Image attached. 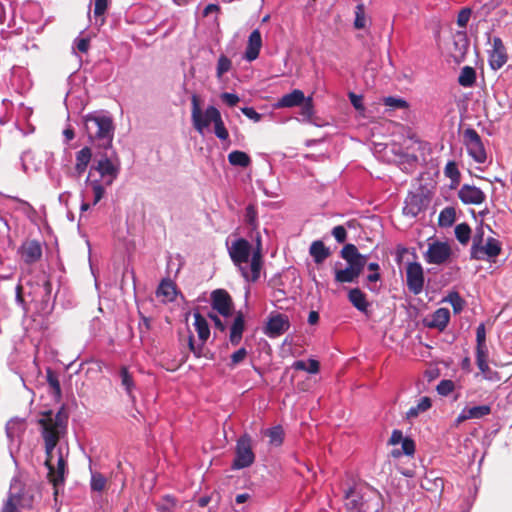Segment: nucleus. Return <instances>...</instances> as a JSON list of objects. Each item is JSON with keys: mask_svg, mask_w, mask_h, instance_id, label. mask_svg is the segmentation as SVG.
<instances>
[{"mask_svg": "<svg viewBox=\"0 0 512 512\" xmlns=\"http://www.w3.org/2000/svg\"><path fill=\"white\" fill-rule=\"evenodd\" d=\"M67 423L68 415L63 410H59L56 413L48 411L39 419V424L42 427L41 434L45 444V464L49 470L50 481L54 486L64 482L66 461L60 448L55 465L54 450L58 442L67 433Z\"/></svg>", "mask_w": 512, "mask_h": 512, "instance_id": "1", "label": "nucleus"}, {"mask_svg": "<svg viewBox=\"0 0 512 512\" xmlns=\"http://www.w3.org/2000/svg\"><path fill=\"white\" fill-rule=\"evenodd\" d=\"M120 164L116 157L103 155L89 169L86 178L87 191L92 193V204L96 205L104 196L105 189L118 177Z\"/></svg>", "mask_w": 512, "mask_h": 512, "instance_id": "2", "label": "nucleus"}, {"mask_svg": "<svg viewBox=\"0 0 512 512\" xmlns=\"http://www.w3.org/2000/svg\"><path fill=\"white\" fill-rule=\"evenodd\" d=\"M228 253L247 282H256L260 278L262 256L259 246L252 254L249 267H247V263L251 255V244L247 240L240 238L233 241L228 247Z\"/></svg>", "mask_w": 512, "mask_h": 512, "instance_id": "3", "label": "nucleus"}, {"mask_svg": "<svg viewBox=\"0 0 512 512\" xmlns=\"http://www.w3.org/2000/svg\"><path fill=\"white\" fill-rule=\"evenodd\" d=\"M83 124L91 143L104 149L111 147L114 125L109 115L101 111L89 113L83 117Z\"/></svg>", "mask_w": 512, "mask_h": 512, "instance_id": "4", "label": "nucleus"}, {"mask_svg": "<svg viewBox=\"0 0 512 512\" xmlns=\"http://www.w3.org/2000/svg\"><path fill=\"white\" fill-rule=\"evenodd\" d=\"M34 496L30 489L18 479L13 478L7 497L3 500L0 512H21L22 509L30 510L33 507Z\"/></svg>", "mask_w": 512, "mask_h": 512, "instance_id": "5", "label": "nucleus"}, {"mask_svg": "<svg viewBox=\"0 0 512 512\" xmlns=\"http://www.w3.org/2000/svg\"><path fill=\"white\" fill-rule=\"evenodd\" d=\"M191 121L194 129L201 135L219 117L220 111L215 106H208L204 111L200 107L198 95L191 97Z\"/></svg>", "mask_w": 512, "mask_h": 512, "instance_id": "6", "label": "nucleus"}, {"mask_svg": "<svg viewBox=\"0 0 512 512\" xmlns=\"http://www.w3.org/2000/svg\"><path fill=\"white\" fill-rule=\"evenodd\" d=\"M255 461V454L252 447V439L248 434L242 435L236 443L235 458L232 468L235 470L250 467Z\"/></svg>", "mask_w": 512, "mask_h": 512, "instance_id": "7", "label": "nucleus"}, {"mask_svg": "<svg viewBox=\"0 0 512 512\" xmlns=\"http://www.w3.org/2000/svg\"><path fill=\"white\" fill-rule=\"evenodd\" d=\"M463 140L469 156L478 164L485 163L487 155L477 131L473 128H467L463 132Z\"/></svg>", "mask_w": 512, "mask_h": 512, "instance_id": "8", "label": "nucleus"}, {"mask_svg": "<svg viewBox=\"0 0 512 512\" xmlns=\"http://www.w3.org/2000/svg\"><path fill=\"white\" fill-rule=\"evenodd\" d=\"M500 253L501 244L493 237H488L480 246L472 245L470 249L471 258L480 261H494Z\"/></svg>", "mask_w": 512, "mask_h": 512, "instance_id": "9", "label": "nucleus"}, {"mask_svg": "<svg viewBox=\"0 0 512 512\" xmlns=\"http://www.w3.org/2000/svg\"><path fill=\"white\" fill-rule=\"evenodd\" d=\"M424 270L420 263L410 262L406 267V284L411 293L419 295L424 288Z\"/></svg>", "mask_w": 512, "mask_h": 512, "instance_id": "10", "label": "nucleus"}, {"mask_svg": "<svg viewBox=\"0 0 512 512\" xmlns=\"http://www.w3.org/2000/svg\"><path fill=\"white\" fill-rule=\"evenodd\" d=\"M193 325L202 344L196 346L192 335H189L188 344L191 352H193V354L199 358L202 355L203 344L210 336V329L207 320L199 312L194 313Z\"/></svg>", "mask_w": 512, "mask_h": 512, "instance_id": "11", "label": "nucleus"}, {"mask_svg": "<svg viewBox=\"0 0 512 512\" xmlns=\"http://www.w3.org/2000/svg\"><path fill=\"white\" fill-rule=\"evenodd\" d=\"M451 247L447 242L434 241L429 244L424 258L429 264L441 265L451 256Z\"/></svg>", "mask_w": 512, "mask_h": 512, "instance_id": "12", "label": "nucleus"}, {"mask_svg": "<svg viewBox=\"0 0 512 512\" xmlns=\"http://www.w3.org/2000/svg\"><path fill=\"white\" fill-rule=\"evenodd\" d=\"M508 55L503 41L499 37L492 40V48L488 51V63L492 70L501 69L507 62Z\"/></svg>", "mask_w": 512, "mask_h": 512, "instance_id": "13", "label": "nucleus"}, {"mask_svg": "<svg viewBox=\"0 0 512 512\" xmlns=\"http://www.w3.org/2000/svg\"><path fill=\"white\" fill-rule=\"evenodd\" d=\"M458 197L463 204L480 205L485 199V193L474 185L464 184L458 190Z\"/></svg>", "mask_w": 512, "mask_h": 512, "instance_id": "14", "label": "nucleus"}, {"mask_svg": "<svg viewBox=\"0 0 512 512\" xmlns=\"http://www.w3.org/2000/svg\"><path fill=\"white\" fill-rule=\"evenodd\" d=\"M212 308L218 311L222 316L228 317L232 311V300L229 294L222 289H218L211 294Z\"/></svg>", "mask_w": 512, "mask_h": 512, "instance_id": "15", "label": "nucleus"}, {"mask_svg": "<svg viewBox=\"0 0 512 512\" xmlns=\"http://www.w3.org/2000/svg\"><path fill=\"white\" fill-rule=\"evenodd\" d=\"M290 327L288 316L284 314H275L269 317L265 333L269 337H278L286 332Z\"/></svg>", "mask_w": 512, "mask_h": 512, "instance_id": "16", "label": "nucleus"}, {"mask_svg": "<svg viewBox=\"0 0 512 512\" xmlns=\"http://www.w3.org/2000/svg\"><path fill=\"white\" fill-rule=\"evenodd\" d=\"M19 254L26 264H32L41 258L42 248L38 241L28 240L20 246Z\"/></svg>", "mask_w": 512, "mask_h": 512, "instance_id": "17", "label": "nucleus"}, {"mask_svg": "<svg viewBox=\"0 0 512 512\" xmlns=\"http://www.w3.org/2000/svg\"><path fill=\"white\" fill-rule=\"evenodd\" d=\"M25 430V423L20 419H11L6 424V435L9 440V449L12 453L13 447H18L20 438Z\"/></svg>", "mask_w": 512, "mask_h": 512, "instance_id": "18", "label": "nucleus"}, {"mask_svg": "<svg viewBox=\"0 0 512 512\" xmlns=\"http://www.w3.org/2000/svg\"><path fill=\"white\" fill-rule=\"evenodd\" d=\"M262 47V37L258 29L251 32L248 37L246 49L244 52V59L248 62L256 60L259 56Z\"/></svg>", "mask_w": 512, "mask_h": 512, "instance_id": "19", "label": "nucleus"}, {"mask_svg": "<svg viewBox=\"0 0 512 512\" xmlns=\"http://www.w3.org/2000/svg\"><path fill=\"white\" fill-rule=\"evenodd\" d=\"M491 413V407L489 405H479L473 407H465L459 413L456 422L462 423L469 419H481Z\"/></svg>", "mask_w": 512, "mask_h": 512, "instance_id": "20", "label": "nucleus"}, {"mask_svg": "<svg viewBox=\"0 0 512 512\" xmlns=\"http://www.w3.org/2000/svg\"><path fill=\"white\" fill-rule=\"evenodd\" d=\"M92 159V151L89 147H83L76 153L75 166L72 176L80 178L81 175L87 170L89 163Z\"/></svg>", "mask_w": 512, "mask_h": 512, "instance_id": "21", "label": "nucleus"}, {"mask_svg": "<svg viewBox=\"0 0 512 512\" xmlns=\"http://www.w3.org/2000/svg\"><path fill=\"white\" fill-rule=\"evenodd\" d=\"M305 99L306 98L302 90L294 89L292 92L285 94L278 99L274 107L279 109L300 106Z\"/></svg>", "mask_w": 512, "mask_h": 512, "instance_id": "22", "label": "nucleus"}, {"mask_svg": "<svg viewBox=\"0 0 512 512\" xmlns=\"http://www.w3.org/2000/svg\"><path fill=\"white\" fill-rule=\"evenodd\" d=\"M345 507L350 512H360L362 509L368 511V504L364 502L363 496L358 493L354 488H349L345 493Z\"/></svg>", "mask_w": 512, "mask_h": 512, "instance_id": "23", "label": "nucleus"}, {"mask_svg": "<svg viewBox=\"0 0 512 512\" xmlns=\"http://www.w3.org/2000/svg\"><path fill=\"white\" fill-rule=\"evenodd\" d=\"M420 486L426 491L441 495L444 489V480L436 476L434 472H429L421 479Z\"/></svg>", "mask_w": 512, "mask_h": 512, "instance_id": "24", "label": "nucleus"}, {"mask_svg": "<svg viewBox=\"0 0 512 512\" xmlns=\"http://www.w3.org/2000/svg\"><path fill=\"white\" fill-rule=\"evenodd\" d=\"M245 328V319L241 312H239L230 328L229 340L232 345H238L242 339V334Z\"/></svg>", "mask_w": 512, "mask_h": 512, "instance_id": "25", "label": "nucleus"}, {"mask_svg": "<svg viewBox=\"0 0 512 512\" xmlns=\"http://www.w3.org/2000/svg\"><path fill=\"white\" fill-rule=\"evenodd\" d=\"M454 51L452 52V56L457 62H460L464 59L468 48L469 42L465 33H457L454 37Z\"/></svg>", "mask_w": 512, "mask_h": 512, "instance_id": "26", "label": "nucleus"}, {"mask_svg": "<svg viewBox=\"0 0 512 512\" xmlns=\"http://www.w3.org/2000/svg\"><path fill=\"white\" fill-rule=\"evenodd\" d=\"M348 299L358 311L367 313L369 302L366 295L359 288L351 289L348 293Z\"/></svg>", "mask_w": 512, "mask_h": 512, "instance_id": "27", "label": "nucleus"}, {"mask_svg": "<svg viewBox=\"0 0 512 512\" xmlns=\"http://www.w3.org/2000/svg\"><path fill=\"white\" fill-rule=\"evenodd\" d=\"M309 253L317 264L322 263L330 255L329 249L320 240L312 242Z\"/></svg>", "mask_w": 512, "mask_h": 512, "instance_id": "28", "label": "nucleus"}, {"mask_svg": "<svg viewBox=\"0 0 512 512\" xmlns=\"http://www.w3.org/2000/svg\"><path fill=\"white\" fill-rule=\"evenodd\" d=\"M157 297H162L163 301L171 302L176 297V287L171 280H163L156 291Z\"/></svg>", "mask_w": 512, "mask_h": 512, "instance_id": "29", "label": "nucleus"}, {"mask_svg": "<svg viewBox=\"0 0 512 512\" xmlns=\"http://www.w3.org/2000/svg\"><path fill=\"white\" fill-rule=\"evenodd\" d=\"M449 319H450L449 310L446 308H439L433 313L430 326L436 327V328H439L442 330L447 326Z\"/></svg>", "mask_w": 512, "mask_h": 512, "instance_id": "30", "label": "nucleus"}, {"mask_svg": "<svg viewBox=\"0 0 512 512\" xmlns=\"http://www.w3.org/2000/svg\"><path fill=\"white\" fill-rule=\"evenodd\" d=\"M119 376L121 379V385L124 387L127 395L129 396L130 399L134 400L133 389L135 385L133 377L129 372L128 368L122 366L119 371Z\"/></svg>", "mask_w": 512, "mask_h": 512, "instance_id": "31", "label": "nucleus"}, {"mask_svg": "<svg viewBox=\"0 0 512 512\" xmlns=\"http://www.w3.org/2000/svg\"><path fill=\"white\" fill-rule=\"evenodd\" d=\"M335 281L339 284L353 283L359 277L348 265L344 269L335 268Z\"/></svg>", "mask_w": 512, "mask_h": 512, "instance_id": "32", "label": "nucleus"}, {"mask_svg": "<svg viewBox=\"0 0 512 512\" xmlns=\"http://www.w3.org/2000/svg\"><path fill=\"white\" fill-rule=\"evenodd\" d=\"M228 161L233 166L247 167L251 163L249 155L243 151L235 150L228 154Z\"/></svg>", "mask_w": 512, "mask_h": 512, "instance_id": "33", "label": "nucleus"}, {"mask_svg": "<svg viewBox=\"0 0 512 512\" xmlns=\"http://www.w3.org/2000/svg\"><path fill=\"white\" fill-rule=\"evenodd\" d=\"M475 79V70L470 66H465L461 69L458 82L463 87H470L474 84Z\"/></svg>", "mask_w": 512, "mask_h": 512, "instance_id": "34", "label": "nucleus"}, {"mask_svg": "<svg viewBox=\"0 0 512 512\" xmlns=\"http://www.w3.org/2000/svg\"><path fill=\"white\" fill-rule=\"evenodd\" d=\"M299 120L302 122H311L314 115L313 101L311 97H308L300 105Z\"/></svg>", "mask_w": 512, "mask_h": 512, "instance_id": "35", "label": "nucleus"}, {"mask_svg": "<svg viewBox=\"0 0 512 512\" xmlns=\"http://www.w3.org/2000/svg\"><path fill=\"white\" fill-rule=\"evenodd\" d=\"M456 211L453 207L444 208L438 217V223L441 227H450L455 222Z\"/></svg>", "mask_w": 512, "mask_h": 512, "instance_id": "36", "label": "nucleus"}, {"mask_svg": "<svg viewBox=\"0 0 512 512\" xmlns=\"http://www.w3.org/2000/svg\"><path fill=\"white\" fill-rule=\"evenodd\" d=\"M431 407V400L428 397H422L416 406H412L406 413L407 418H415L420 413L425 412Z\"/></svg>", "mask_w": 512, "mask_h": 512, "instance_id": "37", "label": "nucleus"}, {"mask_svg": "<svg viewBox=\"0 0 512 512\" xmlns=\"http://www.w3.org/2000/svg\"><path fill=\"white\" fill-rule=\"evenodd\" d=\"M269 437V443L273 446H280L283 442L284 432L281 426H274L265 431Z\"/></svg>", "mask_w": 512, "mask_h": 512, "instance_id": "38", "label": "nucleus"}, {"mask_svg": "<svg viewBox=\"0 0 512 512\" xmlns=\"http://www.w3.org/2000/svg\"><path fill=\"white\" fill-rule=\"evenodd\" d=\"M455 236L462 245H466L471 238V228L467 223H460L455 227Z\"/></svg>", "mask_w": 512, "mask_h": 512, "instance_id": "39", "label": "nucleus"}, {"mask_svg": "<svg viewBox=\"0 0 512 512\" xmlns=\"http://www.w3.org/2000/svg\"><path fill=\"white\" fill-rule=\"evenodd\" d=\"M502 0H477L478 13L481 16H487L496 9Z\"/></svg>", "mask_w": 512, "mask_h": 512, "instance_id": "40", "label": "nucleus"}, {"mask_svg": "<svg viewBox=\"0 0 512 512\" xmlns=\"http://www.w3.org/2000/svg\"><path fill=\"white\" fill-rule=\"evenodd\" d=\"M419 199L417 196H412L407 199L403 207V213L407 216L416 217L420 212Z\"/></svg>", "mask_w": 512, "mask_h": 512, "instance_id": "41", "label": "nucleus"}, {"mask_svg": "<svg viewBox=\"0 0 512 512\" xmlns=\"http://www.w3.org/2000/svg\"><path fill=\"white\" fill-rule=\"evenodd\" d=\"M477 366L485 380L490 381V382L501 381L500 374L497 371L492 370L489 367L488 362L483 363V365H477Z\"/></svg>", "mask_w": 512, "mask_h": 512, "instance_id": "42", "label": "nucleus"}, {"mask_svg": "<svg viewBox=\"0 0 512 512\" xmlns=\"http://www.w3.org/2000/svg\"><path fill=\"white\" fill-rule=\"evenodd\" d=\"M366 23L365 6L363 3H359L355 8L354 27L356 29H363L366 27Z\"/></svg>", "mask_w": 512, "mask_h": 512, "instance_id": "43", "label": "nucleus"}, {"mask_svg": "<svg viewBox=\"0 0 512 512\" xmlns=\"http://www.w3.org/2000/svg\"><path fill=\"white\" fill-rule=\"evenodd\" d=\"M90 486L93 491L101 492L106 486V478L99 472H92Z\"/></svg>", "mask_w": 512, "mask_h": 512, "instance_id": "44", "label": "nucleus"}, {"mask_svg": "<svg viewBox=\"0 0 512 512\" xmlns=\"http://www.w3.org/2000/svg\"><path fill=\"white\" fill-rule=\"evenodd\" d=\"M231 66H232L231 60L227 56L221 55L217 62V69H216L217 78L220 79L223 76V74L227 73L231 69Z\"/></svg>", "mask_w": 512, "mask_h": 512, "instance_id": "45", "label": "nucleus"}, {"mask_svg": "<svg viewBox=\"0 0 512 512\" xmlns=\"http://www.w3.org/2000/svg\"><path fill=\"white\" fill-rule=\"evenodd\" d=\"M359 255L361 254L358 252V249L353 244H347L341 250V256L343 259L347 261V264L351 263Z\"/></svg>", "mask_w": 512, "mask_h": 512, "instance_id": "46", "label": "nucleus"}, {"mask_svg": "<svg viewBox=\"0 0 512 512\" xmlns=\"http://www.w3.org/2000/svg\"><path fill=\"white\" fill-rule=\"evenodd\" d=\"M214 125V133L220 140H227L229 137V133L224 125L221 114L219 117L213 122Z\"/></svg>", "mask_w": 512, "mask_h": 512, "instance_id": "47", "label": "nucleus"}, {"mask_svg": "<svg viewBox=\"0 0 512 512\" xmlns=\"http://www.w3.org/2000/svg\"><path fill=\"white\" fill-rule=\"evenodd\" d=\"M446 301L451 304L455 313H460L463 310L465 302L458 293H450L447 296Z\"/></svg>", "mask_w": 512, "mask_h": 512, "instance_id": "48", "label": "nucleus"}, {"mask_svg": "<svg viewBox=\"0 0 512 512\" xmlns=\"http://www.w3.org/2000/svg\"><path fill=\"white\" fill-rule=\"evenodd\" d=\"M384 105L395 110V109H405L408 107V103L402 99L397 97H385L383 99Z\"/></svg>", "mask_w": 512, "mask_h": 512, "instance_id": "49", "label": "nucleus"}, {"mask_svg": "<svg viewBox=\"0 0 512 512\" xmlns=\"http://www.w3.org/2000/svg\"><path fill=\"white\" fill-rule=\"evenodd\" d=\"M46 378H47V382H48L49 386L53 390V393L56 396H60V394H61V387H60L59 380H58L56 374L50 368H48L46 370Z\"/></svg>", "mask_w": 512, "mask_h": 512, "instance_id": "50", "label": "nucleus"}, {"mask_svg": "<svg viewBox=\"0 0 512 512\" xmlns=\"http://www.w3.org/2000/svg\"><path fill=\"white\" fill-rule=\"evenodd\" d=\"M446 177L450 178L452 182L458 183L460 178V172L455 162L449 161L444 169Z\"/></svg>", "mask_w": 512, "mask_h": 512, "instance_id": "51", "label": "nucleus"}, {"mask_svg": "<svg viewBox=\"0 0 512 512\" xmlns=\"http://www.w3.org/2000/svg\"><path fill=\"white\" fill-rule=\"evenodd\" d=\"M368 256L367 255H359L356 259H354L351 263L348 264V266L358 275L363 271V268L365 267L367 263Z\"/></svg>", "mask_w": 512, "mask_h": 512, "instance_id": "52", "label": "nucleus"}, {"mask_svg": "<svg viewBox=\"0 0 512 512\" xmlns=\"http://www.w3.org/2000/svg\"><path fill=\"white\" fill-rule=\"evenodd\" d=\"M489 351L486 344L476 345V364L483 365L488 362Z\"/></svg>", "mask_w": 512, "mask_h": 512, "instance_id": "53", "label": "nucleus"}, {"mask_svg": "<svg viewBox=\"0 0 512 512\" xmlns=\"http://www.w3.org/2000/svg\"><path fill=\"white\" fill-rule=\"evenodd\" d=\"M454 387L453 381L441 380L437 385V392L442 396H447L454 390Z\"/></svg>", "mask_w": 512, "mask_h": 512, "instance_id": "54", "label": "nucleus"}, {"mask_svg": "<svg viewBox=\"0 0 512 512\" xmlns=\"http://www.w3.org/2000/svg\"><path fill=\"white\" fill-rule=\"evenodd\" d=\"M220 98L229 107L236 106L239 103V101H240V98H239V96L237 94L228 93V92L222 93L220 95Z\"/></svg>", "mask_w": 512, "mask_h": 512, "instance_id": "55", "label": "nucleus"}, {"mask_svg": "<svg viewBox=\"0 0 512 512\" xmlns=\"http://www.w3.org/2000/svg\"><path fill=\"white\" fill-rule=\"evenodd\" d=\"M245 220L251 226L257 224V211L253 205H248L245 211Z\"/></svg>", "mask_w": 512, "mask_h": 512, "instance_id": "56", "label": "nucleus"}, {"mask_svg": "<svg viewBox=\"0 0 512 512\" xmlns=\"http://www.w3.org/2000/svg\"><path fill=\"white\" fill-rule=\"evenodd\" d=\"M246 356H247V350L244 347L238 349L231 355L230 366L234 367L235 365L239 364L241 361H243L246 358Z\"/></svg>", "mask_w": 512, "mask_h": 512, "instance_id": "57", "label": "nucleus"}, {"mask_svg": "<svg viewBox=\"0 0 512 512\" xmlns=\"http://www.w3.org/2000/svg\"><path fill=\"white\" fill-rule=\"evenodd\" d=\"M471 16V10L469 8L462 9L457 17V24L459 27H466Z\"/></svg>", "mask_w": 512, "mask_h": 512, "instance_id": "58", "label": "nucleus"}, {"mask_svg": "<svg viewBox=\"0 0 512 512\" xmlns=\"http://www.w3.org/2000/svg\"><path fill=\"white\" fill-rule=\"evenodd\" d=\"M332 235L338 243H343L346 240L347 232L343 226L338 225L333 228Z\"/></svg>", "mask_w": 512, "mask_h": 512, "instance_id": "59", "label": "nucleus"}, {"mask_svg": "<svg viewBox=\"0 0 512 512\" xmlns=\"http://www.w3.org/2000/svg\"><path fill=\"white\" fill-rule=\"evenodd\" d=\"M242 113L249 119L253 120L254 122H259L262 118L261 114L258 113L254 108L252 107H243L241 109Z\"/></svg>", "mask_w": 512, "mask_h": 512, "instance_id": "60", "label": "nucleus"}, {"mask_svg": "<svg viewBox=\"0 0 512 512\" xmlns=\"http://www.w3.org/2000/svg\"><path fill=\"white\" fill-rule=\"evenodd\" d=\"M74 45L78 51L86 53L89 49L90 40L88 38H77L74 41Z\"/></svg>", "mask_w": 512, "mask_h": 512, "instance_id": "61", "label": "nucleus"}, {"mask_svg": "<svg viewBox=\"0 0 512 512\" xmlns=\"http://www.w3.org/2000/svg\"><path fill=\"white\" fill-rule=\"evenodd\" d=\"M175 505L174 500L170 496L164 498V503L159 504L157 509L159 512H171V508Z\"/></svg>", "mask_w": 512, "mask_h": 512, "instance_id": "62", "label": "nucleus"}, {"mask_svg": "<svg viewBox=\"0 0 512 512\" xmlns=\"http://www.w3.org/2000/svg\"><path fill=\"white\" fill-rule=\"evenodd\" d=\"M108 6V0H95L94 14L96 16H102Z\"/></svg>", "mask_w": 512, "mask_h": 512, "instance_id": "63", "label": "nucleus"}, {"mask_svg": "<svg viewBox=\"0 0 512 512\" xmlns=\"http://www.w3.org/2000/svg\"><path fill=\"white\" fill-rule=\"evenodd\" d=\"M476 343L477 345L486 344V331L484 324H480L476 329Z\"/></svg>", "mask_w": 512, "mask_h": 512, "instance_id": "64", "label": "nucleus"}]
</instances>
